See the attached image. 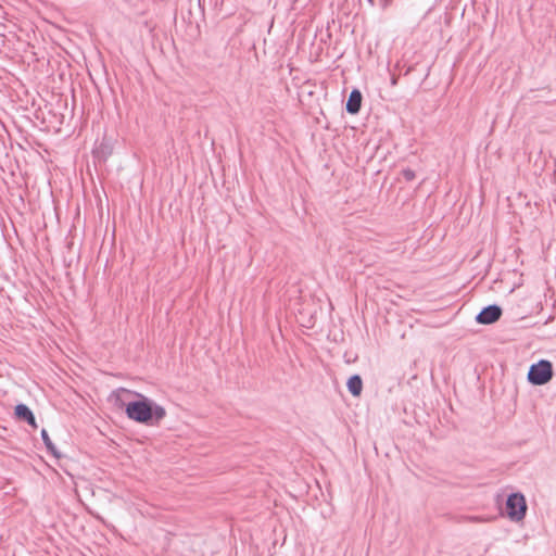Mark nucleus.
Returning a JSON list of instances; mask_svg holds the SVG:
<instances>
[{
	"instance_id": "nucleus-8",
	"label": "nucleus",
	"mask_w": 556,
	"mask_h": 556,
	"mask_svg": "<svg viewBox=\"0 0 556 556\" xmlns=\"http://www.w3.org/2000/svg\"><path fill=\"white\" fill-rule=\"evenodd\" d=\"M41 439L50 454H52L54 457H60V453L58 452L55 445L51 441L48 431L46 429L41 430Z\"/></svg>"
},
{
	"instance_id": "nucleus-7",
	"label": "nucleus",
	"mask_w": 556,
	"mask_h": 556,
	"mask_svg": "<svg viewBox=\"0 0 556 556\" xmlns=\"http://www.w3.org/2000/svg\"><path fill=\"white\" fill-rule=\"evenodd\" d=\"M346 387H348L349 392L353 396L361 395L362 390H363V380H362L361 376L353 375L352 377H350V379L348 380Z\"/></svg>"
},
{
	"instance_id": "nucleus-6",
	"label": "nucleus",
	"mask_w": 556,
	"mask_h": 556,
	"mask_svg": "<svg viewBox=\"0 0 556 556\" xmlns=\"http://www.w3.org/2000/svg\"><path fill=\"white\" fill-rule=\"evenodd\" d=\"M363 96L358 89H353L349 96L346 101V112L350 114H357L362 106Z\"/></svg>"
},
{
	"instance_id": "nucleus-3",
	"label": "nucleus",
	"mask_w": 556,
	"mask_h": 556,
	"mask_svg": "<svg viewBox=\"0 0 556 556\" xmlns=\"http://www.w3.org/2000/svg\"><path fill=\"white\" fill-rule=\"evenodd\" d=\"M506 513L511 521H521L527 513L526 498L521 493H511L506 500Z\"/></svg>"
},
{
	"instance_id": "nucleus-2",
	"label": "nucleus",
	"mask_w": 556,
	"mask_h": 556,
	"mask_svg": "<svg viewBox=\"0 0 556 556\" xmlns=\"http://www.w3.org/2000/svg\"><path fill=\"white\" fill-rule=\"evenodd\" d=\"M553 366L547 359H541L532 364L528 371V381L533 386H543L553 378Z\"/></svg>"
},
{
	"instance_id": "nucleus-9",
	"label": "nucleus",
	"mask_w": 556,
	"mask_h": 556,
	"mask_svg": "<svg viewBox=\"0 0 556 556\" xmlns=\"http://www.w3.org/2000/svg\"><path fill=\"white\" fill-rule=\"evenodd\" d=\"M402 176L403 178L406 180V181H413L416 177V174L413 169L410 168H404L402 170Z\"/></svg>"
},
{
	"instance_id": "nucleus-4",
	"label": "nucleus",
	"mask_w": 556,
	"mask_h": 556,
	"mask_svg": "<svg viewBox=\"0 0 556 556\" xmlns=\"http://www.w3.org/2000/svg\"><path fill=\"white\" fill-rule=\"evenodd\" d=\"M502 313L503 311L498 305H488L476 316V321L480 325H491L501 318Z\"/></svg>"
},
{
	"instance_id": "nucleus-10",
	"label": "nucleus",
	"mask_w": 556,
	"mask_h": 556,
	"mask_svg": "<svg viewBox=\"0 0 556 556\" xmlns=\"http://www.w3.org/2000/svg\"><path fill=\"white\" fill-rule=\"evenodd\" d=\"M392 84L395 85L396 84V78H393L392 79Z\"/></svg>"
},
{
	"instance_id": "nucleus-1",
	"label": "nucleus",
	"mask_w": 556,
	"mask_h": 556,
	"mask_svg": "<svg viewBox=\"0 0 556 556\" xmlns=\"http://www.w3.org/2000/svg\"><path fill=\"white\" fill-rule=\"evenodd\" d=\"M135 394L140 397V400L129 402L126 405L125 413L127 417L139 424L157 426L166 416L165 408L142 394Z\"/></svg>"
},
{
	"instance_id": "nucleus-5",
	"label": "nucleus",
	"mask_w": 556,
	"mask_h": 556,
	"mask_svg": "<svg viewBox=\"0 0 556 556\" xmlns=\"http://www.w3.org/2000/svg\"><path fill=\"white\" fill-rule=\"evenodd\" d=\"M15 417L21 420L27 422L30 427L37 428L36 418L31 412V409L25 404H17L14 410Z\"/></svg>"
}]
</instances>
